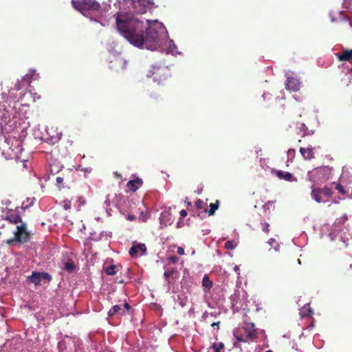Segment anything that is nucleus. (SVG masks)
<instances>
[{"instance_id": "f257e3e1", "label": "nucleus", "mask_w": 352, "mask_h": 352, "mask_svg": "<svg viewBox=\"0 0 352 352\" xmlns=\"http://www.w3.org/2000/svg\"><path fill=\"white\" fill-rule=\"evenodd\" d=\"M116 16V26L119 33L130 43L153 50L159 42V32L155 28L156 22L151 24L136 18L133 14L126 12H117Z\"/></svg>"}, {"instance_id": "f03ea898", "label": "nucleus", "mask_w": 352, "mask_h": 352, "mask_svg": "<svg viewBox=\"0 0 352 352\" xmlns=\"http://www.w3.org/2000/svg\"><path fill=\"white\" fill-rule=\"evenodd\" d=\"M332 167L329 166H322L315 168L311 172H309L308 176L309 180L314 183H323L330 178L332 174Z\"/></svg>"}, {"instance_id": "7ed1b4c3", "label": "nucleus", "mask_w": 352, "mask_h": 352, "mask_svg": "<svg viewBox=\"0 0 352 352\" xmlns=\"http://www.w3.org/2000/svg\"><path fill=\"white\" fill-rule=\"evenodd\" d=\"M73 6L80 12H99L100 4L96 0H72Z\"/></svg>"}, {"instance_id": "20e7f679", "label": "nucleus", "mask_w": 352, "mask_h": 352, "mask_svg": "<svg viewBox=\"0 0 352 352\" xmlns=\"http://www.w3.org/2000/svg\"><path fill=\"white\" fill-rule=\"evenodd\" d=\"M32 204L31 202L29 205L22 204L21 207H16L14 210L10 209L6 212L5 219L9 221L12 223L17 224L23 222L22 221V214L25 212V209Z\"/></svg>"}, {"instance_id": "39448f33", "label": "nucleus", "mask_w": 352, "mask_h": 352, "mask_svg": "<svg viewBox=\"0 0 352 352\" xmlns=\"http://www.w3.org/2000/svg\"><path fill=\"white\" fill-rule=\"evenodd\" d=\"M14 236L16 242L19 243H25L30 240L31 233L28 230V226L25 222H22L16 226L14 231Z\"/></svg>"}, {"instance_id": "423d86ee", "label": "nucleus", "mask_w": 352, "mask_h": 352, "mask_svg": "<svg viewBox=\"0 0 352 352\" xmlns=\"http://www.w3.org/2000/svg\"><path fill=\"white\" fill-rule=\"evenodd\" d=\"M151 72L152 74L150 75V76L153 77V80L157 82L158 84H160L166 80L167 69L166 67L159 66L153 67ZM148 76H149L148 74Z\"/></svg>"}, {"instance_id": "0eeeda50", "label": "nucleus", "mask_w": 352, "mask_h": 352, "mask_svg": "<svg viewBox=\"0 0 352 352\" xmlns=\"http://www.w3.org/2000/svg\"><path fill=\"white\" fill-rule=\"evenodd\" d=\"M164 276L165 279V282L170 289V285L175 283V280H177L179 276V273L178 270L175 267H171L167 269L164 273Z\"/></svg>"}, {"instance_id": "6e6552de", "label": "nucleus", "mask_w": 352, "mask_h": 352, "mask_svg": "<svg viewBox=\"0 0 352 352\" xmlns=\"http://www.w3.org/2000/svg\"><path fill=\"white\" fill-rule=\"evenodd\" d=\"M10 113L8 109H7V106L5 102L0 103V133L2 134L3 133V126L2 123H8L10 120Z\"/></svg>"}, {"instance_id": "1a4fd4ad", "label": "nucleus", "mask_w": 352, "mask_h": 352, "mask_svg": "<svg viewBox=\"0 0 352 352\" xmlns=\"http://www.w3.org/2000/svg\"><path fill=\"white\" fill-rule=\"evenodd\" d=\"M300 85L301 82L299 81V80L293 77H288L285 82L286 89L292 91H298L300 88Z\"/></svg>"}, {"instance_id": "9d476101", "label": "nucleus", "mask_w": 352, "mask_h": 352, "mask_svg": "<svg viewBox=\"0 0 352 352\" xmlns=\"http://www.w3.org/2000/svg\"><path fill=\"white\" fill-rule=\"evenodd\" d=\"M111 68L115 69L117 71L123 70L126 68L127 62L121 56H116L113 60H111Z\"/></svg>"}, {"instance_id": "9b49d317", "label": "nucleus", "mask_w": 352, "mask_h": 352, "mask_svg": "<svg viewBox=\"0 0 352 352\" xmlns=\"http://www.w3.org/2000/svg\"><path fill=\"white\" fill-rule=\"evenodd\" d=\"M276 175L280 179L287 182H297V178L294 177L292 174L289 172H284L282 170H273Z\"/></svg>"}, {"instance_id": "f8f14e48", "label": "nucleus", "mask_w": 352, "mask_h": 352, "mask_svg": "<svg viewBox=\"0 0 352 352\" xmlns=\"http://www.w3.org/2000/svg\"><path fill=\"white\" fill-rule=\"evenodd\" d=\"M336 57L340 61H348L352 63V50H344L341 53H337Z\"/></svg>"}, {"instance_id": "ddd939ff", "label": "nucleus", "mask_w": 352, "mask_h": 352, "mask_svg": "<svg viewBox=\"0 0 352 352\" xmlns=\"http://www.w3.org/2000/svg\"><path fill=\"white\" fill-rule=\"evenodd\" d=\"M140 251L143 254L146 252V247L144 243H139L136 245H133L129 250V254L131 256H137L138 252Z\"/></svg>"}, {"instance_id": "4468645a", "label": "nucleus", "mask_w": 352, "mask_h": 352, "mask_svg": "<svg viewBox=\"0 0 352 352\" xmlns=\"http://www.w3.org/2000/svg\"><path fill=\"white\" fill-rule=\"evenodd\" d=\"M313 150L314 148L311 146H309L307 148L301 147L300 148V153H301L305 160H311L315 157Z\"/></svg>"}, {"instance_id": "2eb2a0df", "label": "nucleus", "mask_w": 352, "mask_h": 352, "mask_svg": "<svg viewBox=\"0 0 352 352\" xmlns=\"http://www.w3.org/2000/svg\"><path fill=\"white\" fill-rule=\"evenodd\" d=\"M143 182L140 178H136L128 182L126 186L131 191L135 192L142 185Z\"/></svg>"}, {"instance_id": "dca6fc26", "label": "nucleus", "mask_w": 352, "mask_h": 352, "mask_svg": "<svg viewBox=\"0 0 352 352\" xmlns=\"http://www.w3.org/2000/svg\"><path fill=\"white\" fill-rule=\"evenodd\" d=\"M115 314H119V315L123 316L125 314V311L121 309L120 306L114 305L108 311L107 315L109 317H111Z\"/></svg>"}, {"instance_id": "f3484780", "label": "nucleus", "mask_w": 352, "mask_h": 352, "mask_svg": "<svg viewBox=\"0 0 352 352\" xmlns=\"http://www.w3.org/2000/svg\"><path fill=\"white\" fill-rule=\"evenodd\" d=\"M28 280H30V282L35 284V285H40L41 281L40 272H33L32 273V275L28 277Z\"/></svg>"}, {"instance_id": "a211bd4d", "label": "nucleus", "mask_w": 352, "mask_h": 352, "mask_svg": "<svg viewBox=\"0 0 352 352\" xmlns=\"http://www.w3.org/2000/svg\"><path fill=\"white\" fill-rule=\"evenodd\" d=\"M335 185V189L338 191L342 195H346L350 187L344 186L340 183H333Z\"/></svg>"}, {"instance_id": "6ab92c4d", "label": "nucleus", "mask_w": 352, "mask_h": 352, "mask_svg": "<svg viewBox=\"0 0 352 352\" xmlns=\"http://www.w3.org/2000/svg\"><path fill=\"white\" fill-rule=\"evenodd\" d=\"M219 201L217 200L215 203H211L210 204L209 210H205V212H207L210 216H212L215 213V211L219 208Z\"/></svg>"}, {"instance_id": "aec40b11", "label": "nucleus", "mask_w": 352, "mask_h": 352, "mask_svg": "<svg viewBox=\"0 0 352 352\" xmlns=\"http://www.w3.org/2000/svg\"><path fill=\"white\" fill-rule=\"evenodd\" d=\"M202 286L204 287L206 292L209 291L212 287V282L206 275H205L202 279Z\"/></svg>"}, {"instance_id": "412c9836", "label": "nucleus", "mask_w": 352, "mask_h": 352, "mask_svg": "<svg viewBox=\"0 0 352 352\" xmlns=\"http://www.w3.org/2000/svg\"><path fill=\"white\" fill-rule=\"evenodd\" d=\"M316 189L320 191V193L324 197L329 198L333 195L332 190L329 187L325 186L322 188H316Z\"/></svg>"}, {"instance_id": "4be33fe9", "label": "nucleus", "mask_w": 352, "mask_h": 352, "mask_svg": "<svg viewBox=\"0 0 352 352\" xmlns=\"http://www.w3.org/2000/svg\"><path fill=\"white\" fill-rule=\"evenodd\" d=\"M61 169L62 166L59 164L54 163L50 165L49 172L52 175H55L56 173H58Z\"/></svg>"}, {"instance_id": "5701e85b", "label": "nucleus", "mask_w": 352, "mask_h": 352, "mask_svg": "<svg viewBox=\"0 0 352 352\" xmlns=\"http://www.w3.org/2000/svg\"><path fill=\"white\" fill-rule=\"evenodd\" d=\"M299 314H300L301 318H306L308 316H311L313 315L314 312L310 309V307L309 306L308 307L304 306L302 307V309L300 310Z\"/></svg>"}, {"instance_id": "b1692460", "label": "nucleus", "mask_w": 352, "mask_h": 352, "mask_svg": "<svg viewBox=\"0 0 352 352\" xmlns=\"http://www.w3.org/2000/svg\"><path fill=\"white\" fill-rule=\"evenodd\" d=\"M311 196L314 199V200L318 203H321L323 201L322 199V195L320 193V191H318L316 188H313L311 190Z\"/></svg>"}, {"instance_id": "393cba45", "label": "nucleus", "mask_w": 352, "mask_h": 352, "mask_svg": "<svg viewBox=\"0 0 352 352\" xmlns=\"http://www.w3.org/2000/svg\"><path fill=\"white\" fill-rule=\"evenodd\" d=\"M211 348L213 352H225V345L223 342H214L212 344Z\"/></svg>"}, {"instance_id": "a878e982", "label": "nucleus", "mask_w": 352, "mask_h": 352, "mask_svg": "<svg viewBox=\"0 0 352 352\" xmlns=\"http://www.w3.org/2000/svg\"><path fill=\"white\" fill-rule=\"evenodd\" d=\"M256 337V333L255 331H250L248 333V334L246 336V339H241L239 338H238L237 339L239 341L247 342L248 340L252 341Z\"/></svg>"}, {"instance_id": "bb28decb", "label": "nucleus", "mask_w": 352, "mask_h": 352, "mask_svg": "<svg viewBox=\"0 0 352 352\" xmlns=\"http://www.w3.org/2000/svg\"><path fill=\"white\" fill-rule=\"evenodd\" d=\"M74 268L75 264L72 259L67 260V262L65 263V269L67 270L68 272L73 271Z\"/></svg>"}, {"instance_id": "cd10ccee", "label": "nucleus", "mask_w": 352, "mask_h": 352, "mask_svg": "<svg viewBox=\"0 0 352 352\" xmlns=\"http://www.w3.org/2000/svg\"><path fill=\"white\" fill-rule=\"evenodd\" d=\"M236 246V243H235L234 241H227L225 243L224 247L227 250H234Z\"/></svg>"}, {"instance_id": "c85d7f7f", "label": "nucleus", "mask_w": 352, "mask_h": 352, "mask_svg": "<svg viewBox=\"0 0 352 352\" xmlns=\"http://www.w3.org/2000/svg\"><path fill=\"white\" fill-rule=\"evenodd\" d=\"M105 272L108 275H115L116 272V266L115 265H110L105 268Z\"/></svg>"}, {"instance_id": "c756f323", "label": "nucleus", "mask_w": 352, "mask_h": 352, "mask_svg": "<svg viewBox=\"0 0 352 352\" xmlns=\"http://www.w3.org/2000/svg\"><path fill=\"white\" fill-rule=\"evenodd\" d=\"M61 206L65 210H69L72 206L71 200L67 199H64L61 203Z\"/></svg>"}, {"instance_id": "7c9ffc66", "label": "nucleus", "mask_w": 352, "mask_h": 352, "mask_svg": "<svg viewBox=\"0 0 352 352\" xmlns=\"http://www.w3.org/2000/svg\"><path fill=\"white\" fill-rule=\"evenodd\" d=\"M41 278L45 279L50 282L52 280L51 276L47 272H40Z\"/></svg>"}, {"instance_id": "2f4dec72", "label": "nucleus", "mask_w": 352, "mask_h": 352, "mask_svg": "<svg viewBox=\"0 0 352 352\" xmlns=\"http://www.w3.org/2000/svg\"><path fill=\"white\" fill-rule=\"evenodd\" d=\"M204 205H205L204 201L201 199H197L195 202V206L198 209L204 208Z\"/></svg>"}, {"instance_id": "473e14b6", "label": "nucleus", "mask_w": 352, "mask_h": 352, "mask_svg": "<svg viewBox=\"0 0 352 352\" xmlns=\"http://www.w3.org/2000/svg\"><path fill=\"white\" fill-rule=\"evenodd\" d=\"M63 181H64V178L63 177H61V176L56 177V185L59 188H60L61 185L63 183Z\"/></svg>"}, {"instance_id": "72a5a7b5", "label": "nucleus", "mask_w": 352, "mask_h": 352, "mask_svg": "<svg viewBox=\"0 0 352 352\" xmlns=\"http://www.w3.org/2000/svg\"><path fill=\"white\" fill-rule=\"evenodd\" d=\"M168 260L172 263H175L179 261V258L176 256H170L168 258Z\"/></svg>"}, {"instance_id": "f704fd0d", "label": "nucleus", "mask_w": 352, "mask_h": 352, "mask_svg": "<svg viewBox=\"0 0 352 352\" xmlns=\"http://www.w3.org/2000/svg\"><path fill=\"white\" fill-rule=\"evenodd\" d=\"M269 228H270V225H269V223H264L263 224V228H262V230H263V232H266V233H268V232H269V231H270Z\"/></svg>"}, {"instance_id": "c9c22d12", "label": "nucleus", "mask_w": 352, "mask_h": 352, "mask_svg": "<svg viewBox=\"0 0 352 352\" xmlns=\"http://www.w3.org/2000/svg\"><path fill=\"white\" fill-rule=\"evenodd\" d=\"M14 242H16V239H15V236H14V237L12 239H8L6 241V244H8L9 245H13V243Z\"/></svg>"}, {"instance_id": "e433bc0d", "label": "nucleus", "mask_w": 352, "mask_h": 352, "mask_svg": "<svg viewBox=\"0 0 352 352\" xmlns=\"http://www.w3.org/2000/svg\"><path fill=\"white\" fill-rule=\"evenodd\" d=\"M77 201L79 203V206L83 205V204H85V199L82 197H79L78 198V201Z\"/></svg>"}, {"instance_id": "4c0bfd02", "label": "nucleus", "mask_w": 352, "mask_h": 352, "mask_svg": "<svg viewBox=\"0 0 352 352\" xmlns=\"http://www.w3.org/2000/svg\"><path fill=\"white\" fill-rule=\"evenodd\" d=\"M140 5L144 7H148L149 5L147 3V0H139Z\"/></svg>"}, {"instance_id": "58836bf2", "label": "nucleus", "mask_w": 352, "mask_h": 352, "mask_svg": "<svg viewBox=\"0 0 352 352\" xmlns=\"http://www.w3.org/2000/svg\"><path fill=\"white\" fill-rule=\"evenodd\" d=\"M177 252L179 255H184V250L182 247H179L177 248Z\"/></svg>"}, {"instance_id": "ea45409f", "label": "nucleus", "mask_w": 352, "mask_h": 352, "mask_svg": "<svg viewBox=\"0 0 352 352\" xmlns=\"http://www.w3.org/2000/svg\"><path fill=\"white\" fill-rule=\"evenodd\" d=\"M267 243L270 245V246H273L274 243H276V240L274 239H270L268 241H267Z\"/></svg>"}, {"instance_id": "a19ab883", "label": "nucleus", "mask_w": 352, "mask_h": 352, "mask_svg": "<svg viewBox=\"0 0 352 352\" xmlns=\"http://www.w3.org/2000/svg\"><path fill=\"white\" fill-rule=\"evenodd\" d=\"M147 3L149 5V8H153L155 5L153 0H147Z\"/></svg>"}, {"instance_id": "79ce46f5", "label": "nucleus", "mask_w": 352, "mask_h": 352, "mask_svg": "<svg viewBox=\"0 0 352 352\" xmlns=\"http://www.w3.org/2000/svg\"><path fill=\"white\" fill-rule=\"evenodd\" d=\"M180 215L182 216V217H186V215H187V212L185 210H182L180 211Z\"/></svg>"}, {"instance_id": "37998d69", "label": "nucleus", "mask_w": 352, "mask_h": 352, "mask_svg": "<svg viewBox=\"0 0 352 352\" xmlns=\"http://www.w3.org/2000/svg\"><path fill=\"white\" fill-rule=\"evenodd\" d=\"M300 129L302 131H305L307 130V128L304 123H302Z\"/></svg>"}, {"instance_id": "c03bdc74", "label": "nucleus", "mask_w": 352, "mask_h": 352, "mask_svg": "<svg viewBox=\"0 0 352 352\" xmlns=\"http://www.w3.org/2000/svg\"><path fill=\"white\" fill-rule=\"evenodd\" d=\"M14 86H15V90H16V91H19L21 89L20 82H17L16 84H15Z\"/></svg>"}, {"instance_id": "a18cd8bd", "label": "nucleus", "mask_w": 352, "mask_h": 352, "mask_svg": "<svg viewBox=\"0 0 352 352\" xmlns=\"http://www.w3.org/2000/svg\"><path fill=\"white\" fill-rule=\"evenodd\" d=\"M219 324H220L219 321L217 322H213V323L211 324V327H217V329H219Z\"/></svg>"}, {"instance_id": "49530a36", "label": "nucleus", "mask_w": 352, "mask_h": 352, "mask_svg": "<svg viewBox=\"0 0 352 352\" xmlns=\"http://www.w3.org/2000/svg\"><path fill=\"white\" fill-rule=\"evenodd\" d=\"M124 307L126 310H129L131 309V306L128 302H124Z\"/></svg>"}, {"instance_id": "de8ad7c7", "label": "nucleus", "mask_w": 352, "mask_h": 352, "mask_svg": "<svg viewBox=\"0 0 352 352\" xmlns=\"http://www.w3.org/2000/svg\"><path fill=\"white\" fill-rule=\"evenodd\" d=\"M135 216H134V215H131V214L128 215V217H127V219H129V220H130V221H133V220H134V219H135Z\"/></svg>"}, {"instance_id": "09e8293b", "label": "nucleus", "mask_w": 352, "mask_h": 352, "mask_svg": "<svg viewBox=\"0 0 352 352\" xmlns=\"http://www.w3.org/2000/svg\"><path fill=\"white\" fill-rule=\"evenodd\" d=\"M294 153H295V151L294 149H289V151H288L289 155L294 154Z\"/></svg>"}, {"instance_id": "8fccbe9b", "label": "nucleus", "mask_w": 352, "mask_h": 352, "mask_svg": "<svg viewBox=\"0 0 352 352\" xmlns=\"http://www.w3.org/2000/svg\"><path fill=\"white\" fill-rule=\"evenodd\" d=\"M349 73L352 74V67L349 69Z\"/></svg>"}, {"instance_id": "3c124183", "label": "nucleus", "mask_w": 352, "mask_h": 352, "mask_svg": "<svg viewBox=\"0 0 352 352\" xmlns=\"http://www.w3.org/2000/svg\"><path fill=\"white\" fill-rule=\"evenodd\" d=\"M349 25H350L351 27H352V23H351V21H349Z\"/></svg>"}, {"instance_id": "603ef678", "label": "nucleus", "mask_w": 352, "mask_h": 352, "mask_svg": "<svg viewBox=\"0 0 352 352\" xmlns=\"http://www.w3.org/2000/svg\"><path fill=\"white\" fill-rule=\"evenodd\" d=\"M265 352H273V351H271V350H267V351H266Z\"/></svg>"}]
</instances>
